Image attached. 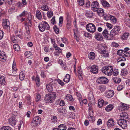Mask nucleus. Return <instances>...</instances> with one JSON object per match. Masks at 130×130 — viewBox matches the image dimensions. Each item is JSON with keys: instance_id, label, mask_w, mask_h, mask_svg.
<instances>
[{"instance_id": "1", "label": "nucleus", "mask_w": 130, "mask_h": 130, "mask_svg": "<svg viewBox=\"0 0 130 130\" xmlns=\"http://www.w3.org/2000/svg\"><path fill=\"white\" fill-rule=\"evenodd\" d=\"M113 71V67L111 66H105L102 69V72L105 75L109 76L112 74Z\"/></svg>"}, {"instance_id": "2", "label": "nucleus", "mask_w": 130, "mask_h": 130, "mask_svg": "<svg viewBox=\"0 0 130 130\" xmlns=\"http://www.w3.org/2000/svg\"><path fill=\"white\" fill-rule=\"evenodd\" d=\"M56 97L55 92H52L49 94H46L45 98V101L48 103H51L53 102Z\"/></svg>"}, {"instance_id": "3", "label": "nucleus", "mask_w": 130, "mask_h": 130, "mask_svg": "<svg viewBox=\"0 0 130 130\" xmlns=\"http://www.w3.org/2000/svg\"><path fill=\"white\" fill-rule=\"evenodd\" d=\"M38 27L40 31L43 32L45 30H49L50 26L46 22L43 21L39 24Z\"/></svg>"}, {"instance_id": "4", "label": "nucleus", "mask_w": 130, "mask_h": 130, "mask_svg": "<svg viewBox=\"0 0 130 130\" xmlns=\"http://www.w3.org/2000/svg\"><path fill=\"white\" fill-rule=\"evenodd\" d=\"M121 27L119 26H116L111 31L109 34L110 37H113L117 35L121 29Z\"/></svg>"}, {"instance_id": "5", "label": "nucleus", "mask_w": 130, "mask_h": 130, "mask_svg": "<svg viewBox=\"0 0 130 130\" xmlns=\"http://www.w3.org/2000/svg\"><path fill=\"white\" fill-rule=\"evenodd\" d=\"M87 30L89 32L93 34L94 32L96 30L95 25L92 23H89L87 24L86 26Z\"/></svg>"}, {"instance_id": "6", "label": "nucleus", "mask_w": 130, "mask_h": 130, "mask_svg": "<svg viewBox=\"0 0 130 130\" xmlns=\"http://www.w3.org/2000/svg\"><path fill=\"white\" fill-rule=\"evenodd\" d=\"M119 125L123 129H125L127 127V122L126 120L119 118L117 120Z\"/></svg>"}, {"instance_id": "7", "label": "nucleus", "mask_w": 130, "mask_h": 130, "mask_svg": "<svg viewBox=\"0 0 130 130\" xmlns=\"http://www.w3.org/2000/svg\"><path fill=\"white\" fill-rule=\"evenodd\" d=\"M108 79L102 76L99 77L96 80V82L99 84H104L108 83Z\"/></svg>"}, {"instance_id": "8", "label": "nucleus", "mask_w": 130, "mask_h": 130, "mask_svg": "<svg viewBox=\"0 0 130 130\" xmlns=\"http://www.w3.org/2000/svg\"><path fill=\"white\" fill-rule=\"evenodd\" d=\"M99 4L98 2L96 1H93L91 4V9L94 11H96L99 8Z\"/></svg>"}, {"instance_id": "9", "label": "nucleus", "mask_w": 130, "mask_h": 130, "mask_svg": "<svg viewBox=\"0 0 130 130\" xmlns=\"http://www.w3.org/2000/svg\"><path fill=\"white\" fill-rule=\"evenodd\" d=\"M104 18L106 20L109 19L111 22L113 24L117 22V19L114 16L111 15H107L104 16Z\"/></svg>"}, {"instance_id": "10", "label": "nucleus", "mask_w": 130, "mask_h": 130, "mask_svg": "<svg viewBox=\"0 0 130 130\" xmlns=\"http://www.w3.org/2000/svg\"><path fill=\"white\" fill-rule=\"evenodd\" d=\"M41 118L39 116H36L34 117L32 122V125L34 126H36L40 122Z\"/></svg>"}, {"instance_id": "11", "label": "nucleus", "mask_w": 130, "mask_h": 130, "mask_svg": "<svg viewBox=\"0 0 130 130\" xmlns=\"http://www.w3.org/2000/svg\"><path fill=\"white\" fill-rule=\"evenodd\" d=\"M94 38L97 41H99L102 40L103 38L102 34L98 32H96L94 36Z\"/></svg>"}, {"instance_id": "12", "label": "nucleus", "mask_w": 130, "mask_h": 130, "mask_svg": "<svg viewBox=\"0 0 130 130\" xmlns=\"http://www.w3.org/2000/svg\"><path fill=\"white\" fill-rule=\"evenodd\" d=\"M9 123L12 126H14L16 125V120L15 116H14L11 117L9 119Z\"/></svg>"}, {"instance_id": "13", "label": "nucleus", "mask_w": 130, "mask_h": 130, "mask_svg": "<svg viewBox=\"0 0 130 130\" xmlns=\"http://www.w3.org/2000/svg\"><path fill=\"white\" fill-rule=\"evenodd\" d=\"M10 22L8 19H3V26L4 29L10 28Z\"/></svg>"}, {"instance_id": "14", "label": "nucleus", "mask_w": 130, "mask_h": 130, "mask_svg": "<svg viewBox=\"0 0 130 130\" xmlns=\"http://www.w3.org/2000/svg\"><path fill=\"white\" fill-rule=\"evenodd\" d=\"M128 108V106L127 105V104L121 103H120L119 108L120 110L123 111L127 110Z\"/></svg>"}, {"instance_id": "15", "label": "nucleus", "mask_w": 130, "mask_h": 130, "mask_svg": "<svg viewBox=\"0 0 130 130\" xmlns=\"http://www.w3.org/2000/svg\"><path fill=\"white\" fill-rule=\"evenodd\" d=\"M90 71L92 73L95 74L97 73L98 71V67L97 66L93 65L91 67Z\"/></svg>"}, {"instance_id": "16", "label": "nucleus", "mask_w": 130, "mask_h": 130, "mask_svg": "<svg viewBox=\"0 0 130 130\" xmlns=\"http://www.w3.org/2000/svg\"><path fill=\"white\" fill-rule=\"evenodd\" d=\"M107 125L108 127L113 126L115 125V122L113 119L111 118L109 119L107 122Z\"/></svg>"}, {"instance_id": "17", "label": "nucleus", "mask_w": 130, "mask_h": 130, "mask_svg": "<svg viewBox=\"0 0 130 130\" xmlns=\"http://www.w3.org/2000/svg\"><path fill=\"white\" fill-rule=\"evenodd\" d=\"M7 57L5 53L4 52H1L0 53V60L5 61L7 59Z\"/></svg>"}, {"instance_id": "18", "label": "nucleus", "mask_w": 130, "mask_h": 130, "mask_svg": "<svg viewBox=\"0 0 130 130\" xmlns=\"http://www.w3.org/2000/svg\"><path fill=\"white\" fill-rule=\"evenodd\" d=\"M101 2L104 7L107 8L110 7L109 4L105 0H101Z\"/></svg>"}, {"instance_id": "19", "label": "nucleus", "mask_w": 130, "mask_h": 130, "mask_svg": "<svg viewBox=\"0 0 130 130\" xmlns=\"http://www.w3.org/2000/svg\"><path fill=\"white\" fill-rule=\"evenodd\" d=\"M88 98L89 101L90 102H94V96L93 95V93L92 92L90 91L88 93Z\"/></svg>"}, {"instance_id": "20", "label": "nucleus", "mask_w": 130, "mask_h": 130, "mask_svg": "<svg viewBox=\"0 0 130 130\" xmlns=\"http://www.w3.org/2000/svg\"><path fill=\"white\" fill-rule=\"evenodd\" d=\"M98 50L99 52L104 51L106 49V46L104 44H100L99 45Z\"/></svg>"}, {"instance_id": "21", "label": "nucleus", "mask_w": 130, "mask_h": 130, "mask_svg": "<svg viewBox=\"0 0 130 130\" xmlns=\"http://www.w3.org/2000/svg\"><path fill=\"white\" fill-rule=\"evenodd\" d=\"M114 94V92L113 90H110L106 94V96L108 98L112 97Z\"/></svg>"}, {"instance_id": "22", "label": "nucleus", "mask_w": 130, "mask_h": 130, "mask_svg": "<svg viewBox=\"0 0 130 130\" xmlns=\"http://www.w3.org/2000/svg\"><path fill=\"white\" fill-rule=\"evenodd\" d=\"M53 87H54L52 85H51V84H48L46 85V89L47 90L48 92L52 93V91H53Z\"/></svg>"}, {"instance_id": "23", "label": "nucleus", "mask_w": 130, "mask_h": 130, "mask_svg": "<svg viewBox=\"0 0 130 130\" xmlns=\"http://www.w3.org/2000/svg\"><path fill=\"white\" fill-rule=\"evenodd\" d=\"M96 11H97L98 15L100 17L103 16L104 15V10L102 8H99Z\"/></svg>"}, {"instance_id": "24", "label": "nucleus", "mask_w": 130, "mask_h": 130, "mask_svg": "<svg viewBox=\"0 0 130 130\" xmlns=\"http://www.w3.org/2000/svg\"><path fill=\"white\" fill-rule=\"evenodd\" d=\"M119 118L126 120V119H128V115L126 113L123 112L121 114Z\"/></svg>"}, {"instance_id": "25", "label": "nucleus", "mask_w": 130, "mask_h": 130, "mask_svg": "<svg viewBox=\"0 0 130 130\" xmlns=\"http://www.w3.org/2000/svg\"><path fill=\"white\" fill-rule=\"evenodd\" d=\"M49 81L50 82V84H51V85L54 87V85L57 84V80L53 78H50L49 79Z\"/></svg>"}, {"instance_id": "26", "label": "nucleus", "mask_w": 130, "mask_h": 130, "mask_svg": "<svg viewBox=\"0 0 130 130\" xmlns=\"http://www.w3.org/2000/svg\"><path fill=\"white\" fill-rule=\"evenodd\" d=\"M17 71L16 63L15 60H14L12 65V72L13 73L15 74Z\"/></svg>"}, {"instance_id": "27", "label": "nucleus", "mask_w": 130, "mask_h": 130, "mask_svg": "<svg viewBox=\"0 0 130 130\" xmlns=\"http://www.w3.org/2000/svg\"><path fill=\"white\" fill-rule=\"evenodd\" d=\"M129 36V34L128 33H124L121 36V39L123 40H126Z\"/></svg>"}, {"instance_id": "28", "label": "nucleus", "mask_w": 130, "mask_h": 130, "mask_svg": "<svg viewBox=\"0 0 130 130\" xmlns=\"http://www.w3.org/2000/svg\"><path fill=\"white\" fill-rule=\"evenodd\" d=\"M6 83L5 77L3 76H2L0 78V84L4 86L5 85Z\"/></svg>"}, {"instance_id": "29", "label": "nucleus", "mask_w": 130, "mask_h": 130, "mask_svg": "<svg viewBox=\"0 0 130 130\" xmlns=\"http://www.w3.org/2000/svg\"><path fill=\"white\" fill-rule=\"evenodd\" d=\"M113 108V106L112 104H109L107 105L106 107L105 110L106 111H111Z\"/></svg>"}, {"instance_id": "30", "label": "nucleus", "mask_w": 130, "mask_h": 130, "mask_svg": "<svg viewBox=\"0 0 130 130\" xmlns=\"http://www.w3.org/2000/svg\"><path fill=\"white\" fill-rule=\"evenodd\" d=\"M67 127L65 125L62 124L59 125L58 127V130H66Z\"/></svg>"}, {"instance_id": "31", "label": "nucleus", "mask_w": 130, "mask_h": 130, "mask_svg": "<svg viewBox=\"0 0 130 130\" xmlns=\"http://www.w3.org/2000/svg\"><path fill=\"white\" fill-rule=\"evenodd\" d=\"M36 16L37 19L39 20H41L42 18V15L40 11L37 10L36 12Z\"/></svg>"}, {"instance_id": "32", "label": "nucleus", "mask_w": 130, "mask_h": 130, "mask_svg": "<svg viewBox=\"0 0 130 130\" xmlns=\"http://www.w3.org/2000/svg\"><path fill=\"white\" fill-rule=\"evenodd\" d=\"M104 101L102 99H100L98 100V106L99 107H101L104 104Z\"/></svg>"}, {"instance_id": "33", "label": "nucleus", "mask_w": 130, "mask_h": 130, "mask_svg": "<svg viewBox=\"0 0 130 130\" xmlns=\"http://www.w3.org/2000/svg\"><path fill=\"white\" fill-rule=\"evenodd\" d=\"M103 36L105 38H108L109 36L108 32L106 29H105L102 33Z\"/></svg>"}, {"instance_id": "34", "label": "nucleus", "mask_w": 130, "mask_h": 130, "mask_svg": "<svg viewBox=\"0 0 130 130\" xmlns=\"http://www.w3.org/2000/svg\"><path fill=\"white\" fill-rule=\"evenodd\" d=\"M100 53L102 54V57H107L109 56L108 53L106 50L104 51H102L100 52Z\"/></svg>"}, {"instance_id": "35", "label": "nucleus", "mask_w": 130, "mask_h": 130, "mask_svg": "<svg viewBox=\"0 0 130 130\" xmlns=\"http://www.w3.org/2000/svg\"><path fill=\"white\" fill-rule=\"evenodd\" d=\"M95 57V53L93 52H91L89 54V58L90 59L93 60Z\"/></svg>"}, {"instance_id": "36", "label": "nucleus", "mask_w": 130, "mask_h": 130, "mask_svg": "<svg viewBox=\"0 0 130 130\" xmlns=\"http://www.w3.org/2000/svg\"><path fill=\"white\" fill-rule=\"evenodd\" d=\"M70 80V76L69 74H67L66 76L63 79V81L66 83H68L69 82Z\"/></svg>"}, {"instance_id": "37", "label": "nucleus", "mask_w": 130, "mask_h": 130, "mask_svg": "<svg viewBox=\"0 0 130 130\" xmlns=\"http://www.w3.org/2000/svg\"><path fill=\"white\" fill-rule=\"evenodd\" d=\"M27 12L26 11H24L19 16H17V18L18 20H20V18H21L23 17L25 15L27 14Z\"/></svg>"}, {"instance_id": "38", "label": "nucleus", "mask_w": 130, "mask_h": 130, "mask_svg": "<svg viewBox=\"0 0 130 130\" xmlns=\"http://www.w3.org/2000/svg\"><path fill=\"white\" fill-rule=\"evenodd\" d=\"M121 80L120 78L116 77H113L112 79V81L115 83L119 84Z\"/></svg>"}, {"instance_id": "39", "label": "nucleus", "mask_w": 130, "mask_h": 130, "mask_svg": "<svg viewBox=\"0 0 130 130\" xmlns=\"http://www.w3.org/2000/svg\"><path fill=\"white\" fill-rule=\"evenodd\" d=\"M57 121V117L56 116L52 117L51 119V122L52 123L55 124Z\"/></svg>"}, {"instance_id": "40", "label": "nucleus", "mask_w": 130, "mask_h": 130, "mask_svg": "<svg viewBox=\"0 0 130 130\" xmlns=\"http://www.w3.org/2000/svg\"><path fill=\"white\" fill-rule=\"evenodd\" d=\"M25 74L23 71H21L19 75V79L20 80H23L24 79Z\"/></svg>"}, {"instance_id": "41", "label": "nucleus", "mask_w": 130, "mask_h": 130, "mask_svg": "<svg viewBox=\"0 0 130 130\" xmlns=\"http://www.w3.org/2000/svg\"><path fill=\"white\" fill-rule=\"evenodd\" d=\"M66 99L67 100L70 101H73L74 100V99L73 98L72 96L70 94H67L66 95Z\"/></svg>"}, {"instance_id": "42", "label": "nucleus", "mask_w": 130, "mask_h": 130, "mask_svg": "<svg viewBox=\"0 0 130 130\" xmlns=\"http://www.w3.org/2000/svg\"><path fill=\"white\" fill-rule=\"evenodd\" d=\"M85 15L88 18H91L93 16V13L91 11L87 12L85 13Z\"/></svg>"}, {"instance_id": "43", "label": "nucleus", "mask_w": 130, "mask_h": 130, "mask_svg": "<svg viewBox=\"0 0 130 130\" xmlns=\"http://www.w3.org/2000/svg\"><path fill=\"white\" fill-rule=\"evenodd\" d=\"M41 9L44 11H48L49 9L48 7L46 5H43L40 7Z\"/></svg>"}, {"instance_id": "44", "label": "nucleus", "mask_w": 130, "mask_h": 130, "mask_svg": "<svg viewBox=\"0 0 130 130\" xmlns=\"http://www.w3.org/2000/svg\"><path fill=\"white\" fill-rule=\"evenodd\" d=\"M55 50L57 51L55 53V55L58 56L59 54L60 53L62 52L61 49L59 47L55 48Z\"/></svg>"}, {"instance_id": "45", "label": "nucleus", "mask_w": 130, "mask_h": 130, "mask_svg": "<svg viewBox=\"0 0 130 130\" xmlns=\"http://www.w3.org/2000/svg\"><path fill=\"white\" fill-rule=\"evenodd\" d=\"M124 56L123 55V56L119 58L118 59L117 61L118 62H122L123 61H126V59Z\"/></svg>"}, {"instance_id": "46", "label": "nucleus", "mask_w": 130, "mask_h": 130, "mask_svg": "<svg viewBox=\"0 0 130 130\" xmlns=\"http://www.w3.org/2000/svg\"><path fill=\"white\" fill-rule=\"evenodd\" d=\"M13 47L14 50L17 51H19L20 50V47L18 44H15L13 46Z\"/></svg>"}, {"instance_id": "47", "label": "nucleus", "mask_w": 130, "mask_h": 130, "mask_svg": "<svg viewBox=\"0 0 130 130\" xmlns=\"http://www.w3.org/2000/svg\"><path fill=\"white\" fill-rule=\"evenodd\" d=\"M25 26L26 30V33L28 35H29L30 34L29 29L30 28L28 27L27 25V22H25Z\"/></svg>"}, {"instance_id": "48", "label": "nucleus", "mask_w": 130, "mask_h": 130, "mask_svg": "<svg viewBox=\"0 0 130 130\" xmlns=\"http://www.w3.org/2000/svg\"><path fill=\"white\" fill-rule=\"evenodd\" d=\"M47 17L48 18H51L53 15V11H48L47 13Z\"/></svg>"}, {"instance_id": "49", "label": "nucleus", "mask_w": 130, "mask_h": 130, "mask_svg": "<svg viewBox=\"0 0 130 130\" xmlns=\"http://www.w3.org/2000/svg\"><path fill=\"white\" fill-rule=\"evenodd\" d=\"M76 95L77 97L78 100H79L80 103H81V101H82V96L80 93L78 92L76 93Z\"/></svg>"}, {"instance_id": "50", "label": "nucleus", "mask_w": 130, "mask_h": 130, "mask_svg": "<svg viewBox=\"0 0 130 130\" xmlns=\"http://www.w3.org/2000/svg\"><path fill=\"white\" fill-rule=\"evenodd\" d=\"M63 20V17L60 16L59 18V26L60 27H61L62 26Z\"/></svg>"}, {"instance_id": "51", "label": "nucleus", "mask_w": 130, "mask_h": 130, "mask_svg": "<svg viewBox=\"0 0 130 130\" xmlns=\"http://www.w3.org/2000/svg\"><path fill=\"white\" fill-rule=\"evenodd\" d=\"M11 128L9 126H3L1 128L0 130H11Z\"/></svg>"}, {"instance_id": "52", "label": "nucleus", "mask_w": 130, "mask_h": 130, "mask_svg": "<svg viewBox=\"0 0 130 130\" xmlns=\"http://www.w3.org/2000/svg\"><path fill=\"white\" fill-rule=\"evenodd\" d=\"M77 32V30H74V37L75 39L76 40V41L77 42H78L79 41V38L76 35V32Z\"/></svg>"}, {"instance_id": "53", "label": "nucleus", "mask_w": 130, "mask_h": 130, "mask_svg": "<svg viewBox=\"0 0 130 130\" xmlns=\"http://www.w3.org/2000/svg\"><path fill=\"white\" fill-rule=\"evenodd\" d=\"M36 98L35 101L36 102H38L40 100L41 96L38 93H37L36 94Z\"/></svg>"}, {"instance_id": "54", "label": "nucleus", "mask_w": 130, "mask_h": 130, "mask_svg": "<svg viewBox=\"0 0 130 130\" xmlns=\"http://www.w3.org/2000/svg\"><path fill=\"white\" fill-rule=\"evenodd\" d=\"M77 2L80 6H82L84 4V0H77Z\"/></svg>"}, {"instance_id": "55", "label": "nucleus", "mask_w": 130, "mask_h": 130, "mask_svg": "<svg viewBox=\"0 0 130 130\" xmlns=\"http://www.w3.org/2000/svg\"><path fill=\"white\" fill-rule=\"evenodd\" d=\"M54 31L56 34H58L59 32V29L56 25H55L53 27Z\"/></svg>"}, {"instance_id": "56", "label": "nucleus", "mask_w": 130, "mask_h": 130, "mask_svg": "<svg viewBox=\"0 0 130 130\" xmlns=\"http://www.w3.org/2000/svg\"><path fill=\"white\" fill-rule=\"evenodd\" d=\"M88 119L89 121L92 123H93L95 121V118L94 117L92 116V117H88Z\"/></svg>"}, {"instance_id": "57", "label": "nucleus", "mask_w": 130, "mask_h": 130, "mask_svg": "<svg viewBox=\"0 0 130 130\" xmlns=\"http://www.w3.org/2000/svg\"><path fill=\"white\" fill-rule=\"evenodd\" d=\"M106 88L103 86H101L99 87V90L101 92H103L106 90Z\"/></svg>"}, {"instance_id": "58", "label": "nucleus", "mask_w": 130, "mask_h": 130, "mask_svg": "<svg viewBox=\"0 0 130 130\" xmlns=\"http://www.w3.org/2000/svg\"><path fill=\"white\" fill-rule=\"evenodd\" d=\"M124 87V86L122 84L119 85L117 87V89L118 91H121Z\"/></svg>"}, {"instance_id": "59", "label": "nucleus", "mask_w": 130, "mask_h": 130, "mask_svg": "<svg viewBox=\"0 0 130 130\" xmlns=\"http://www.w3.org/2000/svg\"><path fill=\"white\" fill-rule=\"evenodd\" d=\"M119 73L118 70L117 69H115L113 70L112 74L113 75L115 76H117Z\"/></svg>"}, {"instance_id": "60", "label": "nucleus", "mask_w": 130, "mask_h": 130, "mask_svg": "<svg viewBox=\"0 0 130 130\" xmlns=\"http://www.w3.org/2000/svg\"><path fill=\"white\" fill-rule=\"evenodd\" d=\"M15 8L14 7H12L11 8H10L8 10V12L10 14L12 13L15 10Z\"/></svg>"}, {"instance_id": "61", "label": "nucleus", "mask_w": 130, "mask_h": 130, "mask_svg": "<svg viewBox=\"0 0 130 130\" xmlns=\"http://www.w3.org/2000/svg\"><path fill=\"white\" fill-rule=\"evenodd\" d=\"M31 54V53L30 51H27L25 53V55L26 57H30Z\"/></svg>"}, {"instance_id": "62", "label": "nucleus", "mask_w": 130, "mask_h": 130, "mask_svg": "<svg viewBox=\"0 0 130 130\" xmlns=\"http://www.w3.org/2000/svg\"><path fill=\"white\" fill-rule=\"evenodd\" d=\"M122 73H123L124 75H126L128 73V71L126 69H123L121 71Z\"/></svg>"}, {"instance_id": "63", "label": "nucleus", "mask_w": 130, "mask_h": 130, "mask_svg": "<svg viewBox=\"0 0 130 130\" xmlns=\"http://www.w3.org/2000/svg\"><path fill=\"white\" fill-rule=\"evenodd\" d=\"M90 2L89 1H87L85 5V6L86 8H88L90 6Z\"/></svg>"}, {"instance_id": "64", "label": "nucleus", "mask_w": 130, "mask_h": 130, "mask_svg": "<svg viewBox=\"0 0 130 130\" xmlns=\"http://www.w3.org/2000/svg\"><path fill=\"white\" fill-rule=\"evenodd\" d=\"M61 40L63 43L66 44H68V41L67 39L66 38H61Z\"/></svg>"}]
</instances>
